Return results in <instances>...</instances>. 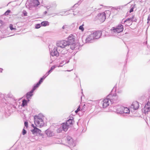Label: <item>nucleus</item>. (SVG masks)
<instances>
[{"label":"nucleus","mask_w":150,"mask_h":150,"mask_svg":"<svg viewBox=\"0 0 150 150\" xmlns=\"http://www.w3.org/2000/svg\"><path fill=\"white\" fill-rule=\"evenodd\" d=\"M75 42L74 36L72 35H71L68 38V40H63L58 41L57 42V45L59 47L65 49V52L67 53L68 50L67 47L70 45H74V43Z\"/></svg>","instance_id":"obj_1"},{"label":"nucleus","mask_w":150,"mask_h":150,"mask_svg":"<svg viewBox=\"0 0 150 150\" xmlns=\"http://www.w3.org/2000/svg\"><path fill=\"white\" fill-rule=\"evenodd\" d=\"M56 45L57 47H54L52 50H51L50 52V54L52 56H56L58 57L59 56V52H58L57 50L59 52H60L62 54H64L65 52V49L64 48H62L61 47H59L57 45V43Z\"/></svg>","instance_id":"obj_2"},{"label":"nucleus","mask_w":150,"mask_h":150,"mask_svg":"<svg viewBox=\"0 0 150 150\" xmlns=\"http://www.w3.org/2000/svg\"><path fill=\"white\" fill-rule=\"evenodd\" d=\"M123 30V26L121 24H120L116 28H112L111 29L110 31L112 34L114 35L115 33H120Z\"/></svg>","instance_id":"obj_3"},{"label":"nucleus","mask_w":150,"mask_h":150,"mask_svg":"<svg viewBox=\"0 0 150 150\" xmlns=\"http://www.w3.org/2000/svg\"><path fill=\"white\" fill-rule=\"evenodd\" d=\"M112 96L111 95H109L107 96V98H106L104 99L102 101V104L103 108H106L109 105V100L110 101L111 103H112V99L110 98Z\"/></svg>","instance_id":"obj_4"},{"label":"nucleus","mask_w":150,"mask_h":150,"mask_svg":"<svg viewBox=\"0 0 150 150\" xmlns=\"http://www.w3.org/2000/svg\"><path fill=\"white\" fill-rule=\"evenodd\" d=\"M34 123L36 126L38 127H41L43 126L44 125L43 120L38 117L34 118Z\"/></svg>","instance_id":"obj_5"},{"label":"nucleus","mask_w":150,"mask_h":150,"mask_svg":"<svg viewBox=\"0 0 150 150\" xmlns=\"http://www.w3.org/2000/svg\"><path fill=\"white\" fill-rule=\"evenodd\" d=\"M66 141L68 144L71 146L74 147L75 146L73 139L69 136H68L67 137Z\"/></svg>","instance_id":"obj_6"},{"label":"nucleus","mask_w":150,"mask_h":150,"mask_svg":"<svg viewBox=\"0 0 150 150\" xmlns=\"http://www.w3.org/2000/svg\"><path fill=\"white\" fill-rule=\"evenodd\" d=\"M93 36L94 39H98L100 38L102 34V31H97L93 32L91 33Z\"/></svg>","instance_id":"obj_7"},{"label":"nucleus","mask_w":150,"mask_h":150,"mask_svg":"<svg viewBox=\"0 0 150 150\" xmlns=\"http://www.w3.org/2000/svg\"><path fill=\"white\" fill-rule=\"evenodd\" d=\"M97 18L101 22H103L106 18L105 13H101L98 14L97 16Z\"/></svg>","instance_id":"obj_8"},{"label":"nucleus","mask_w":150,"mask_h":150,"mask_svg":"<svg viewBox=\"0 0 150 150\" xmlns=\"http://www.w3.org/2000/svg\"><path fill=\"white\" fill-rule=\"evenodd\" d=\"M150 102H148L145 105L144 110V112L145 114H147L148 112L150 111Z\"/></svg>","instance_id":"obj_9"},{"label":"nucleus","mask_w":150,"mask_h":150,"mask_svg":"<svg viewBox=\"0 0 150 150\" xmlns=\"http://www.w3.org/2000/svg\"><path fill=\"white\" fill-rule=\"evenodd\" d=\"M139 107V103L137 101L133 102L130 106L131 108L133 109L134 110L137 109Z\"/></svg>","instance_id":"obj_10"},{"label":"nucleus","mask_w":150,"mask_h":150,"mask_svg":"<svg viewBox=\"0 0 150 150\" xmlns=\"http://www.w3.org/2000/svg\"><path fill=\"white\" fill-rule=\"evenodd\" d=\"M116 112L117 113L122 114V111L124 109V107L121 105H117L115 107Z\"/></svg>","instance_id":"obj_11"},{"label":"nucleus","mask_w":150,"mask_h":150,"mask_svg":"<svg viewBox=\"0 0 150 150\" xmlns=\"http://www.w3.org/2000/svg\"><path fill=\"white\" fill-rule=\"evenodd\" d=\"M92 34H91L86 39V43H91L92 42V41L94 39H95L93 36Z\"/></svg>","instance_id":"obj_12"},{"label":"nucleus","mask_w":150,"mask_h":150,"mask_svg":"<svg viewBox=\"0 0 150 150\" xmlns=\"http://www.w3.org/2000/svg\"><path fill=\"white\" fill-rule=\"evenodd\" d=\"M33 4L32 3L29 4V6L30 7V8H31L32 6L33 7L38 6L40 4V2L38 0H34Z\"/></svg>","instance_id":"obj_13"},{"label":"nucleus","mask_w":150,"mask_h":150,"mask_svg":"<svg viewBox=\"0 0 150 150\" xmlns=\"http://www.w3.org/2000/svg\"><path fill=\"white\" fill-rule=\"evenodd\" d=\"M31 131L33 134H40L41 132V131L36 127H34L33 129L31 130Z\"/></svg>","instance_id":"obj_14"},{"label":"nucleus","mask_w":150,"mask_h":150,"mask_svg":"<svg viewBox=\"0 0 150 150\" xmlns=\"http://www.w3.org/2000/svg\"><path fill=\"white\" fill-rule=\"evenodd\" d=\"M62 125L61 127L62 128L63 130L65 132L67 131L69 128V126L65 123H62Z\"/></svg>","instance_id":"obj_15"},{"label":"nucleus","mask_w":150,"mask_h":150,"mask_svg":"<svg viewBox=\"0 0 150 150\" xmlns=\"http://www.w3.org/2000/svg\"><path fill=\"white\" fill-rule=\"evenodd\" d=\"M45 133L47 136L49 137H52L54 135V133L52 132L48 129H47L45 131Z\"/></svg>","instance_id":"obj_16"},{"label":"nucleus","mask_w":150,"mask_h":150,"mask_svg":"<svg viewBox=\"0 0 150 150\" xmlns=\"http://www.w3.org/2000/svg\"><path fill=\"white\" fill-rule=\"evenodd\" d=\"M34 90L32 89L30 92L27 93L26 94V97L28 99L30 97L33 96V93L34 91Z\"/></svg>","instance_id":"obj_17"},{"label":"nucleus","mask_w":150,"mask_h":150,"mask_svg":"<svg viewBox=\"0 0 150 150\" xmlns=\"http://www.w3.org/2000/svg\"><path fill=\"white\" fill-rule=\"evenodd\" d=\"M124 109L122 111V113L128 114L130 112V110L129 108L127 107H124Z\"/></svg>","instance_id":"obj_18"},{"label":"nucleus","mask_w":150,"mask_h":150,"mask_svg":"<svg viewBox=\"0 0 150 150\" xmlns=\"http://www.w3.org/2000/svg\"><path fill=\"white\" fill-rule=\"evenodd\" d=\"M72 121L71 119H69L65 123L69 127L72 125Z\"/></svg>","instance_id":"obj_19"},{"label":"nucleus","mask_w":150,"mask_h":150,"mask_svg":"<svg viewBox=\"0 0 150 150\" xmlns=\"http://www.w3.org/2000/svg\"><path fill=\"white\" fill-rule=\"evenodd\" d=\"M134 17V16H133L132 17L129 18H127L126 20L124 21L123 22V21H122V24H124L125 23L127 22V21H132V20L133 19V18Z\"/></svg>","instance_id":"obj_20"},{"label":"nucleus","mask_w":150,"mask_h":150,"mask_svg":"<svg viewBox=\"0 0 150 150\" xmlns=\"http://www.w3.org/2000/svg\"><path fill=\"white\" fill-rule=\"evenodd\" d=\"M56 67V66L55 65L52 66L51 68L46 73L47 75H49L50 73Z\"/></svg>","instance_id":"obj_21"},{"label":"nucleus","mask_w":150,"mask_h":150,"mask_svg":"<svg viewBox=\"0 0 150 150\" xmlns=\"http://www.w3.org/2000/svg\"><path fill=\"white\" fill-rule=\"evenodd\" d=\"M41 24L42 26H45L47 25H49V23L47 21H43L41 23Z\"/></svg>","instance_id":"obj_22"},{"label":"nucleus","mask_w":150,"mask_h":150,"mask_svg":"<svg viewBox=\"0 0 150 150\" xmlns=\"http://www.w3.org/2000/svg\"><path fill=\"white\" fill-rule=\"evenodd\" d=\"M27 105V101L23 99L22 101V103L21 104V106L23 107H24L26 105Z\"/></svg>","instance_id":"obj_23"},{"label":"nucleus","mask_w":150,"mask_h":150,"mask_svg":"<svg viewBox=\"0 0 150 150\" xmlns=\"http://www.w3.org/2000/svg\"><path fill=\"white\" fill-rule=\"evenodd\" d=\"M40 85V83H39L38 82L37 84L34 86L33 89V90H35L38 87V86H39V85Z\"/></svg>","instance_id":"obj_24"},{"label":"nucleus","mask_w":150,"mask_h":150,"mask_svg":"<svg viewBox=\"0 0 150 150\" xmlns=\"http://www.w3.org/2000/svg\"><path fill=\"white\" fill-rule=\"evenodd\" d=\"M69 62V61H68L67 62V63H68V62ZM67 63V62H66V60H64V61H62L61 63H60V65L61 64H63V65H60V67H62L63 66V65H64V64H66V63Z\"/></svg>","instance_id":"obj_25"},{"label":"nucleus","mask_w":150,"mask_h":150,"mask_svg":"<svg viewBox=\"0 0 150 150\" xmlns=\"http://www.w3.org/2000/svg\"><path fill=\"white\" fill-rule=\"evenodd\" d=\"M69 28V26L67 25H65L63 26L62 29L63 30H67Z\"/></svg>","instance_id":"obj_26"},{"label":"nucleus","mask_w":150,"mask_h":150,"mask_svg":"<svg viewBox=\"0 0 150 150\" xmlns=\"http://www.w3.org/2000/svg\"><path fill=\"white\" fill-rule=\"evenodd\" d=\"M74 45H72V46H71V45H69V47H70V49H71L72 50H74V49L75 48V44H74ZM68 47H69V46H68ZM67 47L68 48H67L68 50H68V47Z\"/></svg>","instance_id":"obj_27"},{"label":"nucleus","mask_w":150,"mask_h":150,"mask_svg":"<svg viewBox=\"0 0 150 150\" xmlns=\"http://www.w3.org/2000/svg\"><path fill=\"white\" fill-rule=\"evenodd\" d=\"M62 130H63L62 128V127H60L59 128L57 129V131L58 133H60L62 131Z\"/></svg>","instance_id":"obj_28"},{"label":"nucleus","mask_w":150,"mask_h":150,"mask_svg":"<svg viewBox=\"0 0 150 150\" xmlns=\"http://www.w3.org/2000/svg\"><path fill=\"white\" fill-rule=\"evenodd\" d=\"M13 25L12 24H10L9 25V28L11 30H16V28H13Z\"/></svg>","instance_id":"obj_29"},{"label":"nucleus","mask_w":150,"mask_h":150,"mask_svg":"<svg viewBox=\"0 0 150 150\" xmlns=\"http://www.w3.org/2000/svg\"><path fill=\"white\" fill-rule=\"evenodd\" d=\"M83 25H81L79 27V29L80 30H81L82 31H83L84 30V28L83 27Z\"/></svg>","instance_id":"obj_30"},{"label":"nucleus","mask_w":150,"mask_h":150,"mask_svg":"<svg viewBox=\"0 0 150 150\" xmlns=\"http://www.w3.org/2000/svg\"><path fill=\"white\" fill-rule=\"evenodd\" d=\"M41 24H36L35 25V28L37 29H38L40 28L41 27Z\"/></svg>","instance_id":"obj_31"},{"label":"nucleus","mask_w":150,"mask_h":150,"mask_svg":"<svg viewBox=\"0 0 150 150\" xmlns=\"http://www.w3.org/2000/svg\"><path fill=\"white\" fill-rule=\"evenodd\" d=\"M135 6V5L134 6L132 5L131 6V8L130 11H129V12L131 13L133 11V9L134 6Z\"/></svg>","instance_id":"obj_32"},{"label":"nucleus","mask_w":150,"mask_h":150,"mask_svg":"<svg viewBox=\"0 0 150 150\" xmlns=\"http://www.w3.org/2000/svg\"><path fill=\"white\" fill-rule=\"evenodd\" d=\"M11 12V11L10 10H8L6 11L4 13V15H7L8 14V13Z\"/></svg>","instance_id":"obj_33"},{"label":"nucleus","mask_w":150,"mask_h":150,"mask_svg":"<svg viewBox=\"0 0 150 150\" xmlns=\"http://www.w3.org/2000/svg\"><path fill=\"white\" fill-rule=\"evenodd\" d=\"M26 131L24 129H23L22 131V134L23 135H24L26 133Z\"/></svg>","instance_id":"obj_34"},{"label":"nucleus","mask_w":150,"mask_h":150,"mask_svg":"<svg viewBox=\"0 0 150 150\" xmlns=\"http://www.w3.org/2000/svg\"><path fill=\"white\" fill-rule=\"evenodd\" d=\"M80 110V108L79 107L77 110L75 111L76 113H77Z\"/></svg>","instance_id":"obj_35"},{"label":"nucleus","mask_w":150,"mask_h":150,"mask_svg":"<svg viewBox=\"0 0 150 150\" xmlns=\"http://www.w3.org/2000/svg\"><path fill=\"white\" fill-rule=\"evenodd\" d=\"M24 125H25V127H28V123L27 122H26V121H25V122H24Z\"/></svg>","instance_id":"obj_36"},{"label":"nucleus","mask_w":150,"mask_h":150,"mask_svg":"<svg viewBox=\"0 0 150 150\" xmlns=\"http://www.w3.org/2000/svg\"><path fill=\"white\" fill-rule=\"evenodd\" d=\"M48 76V75H47V74L46 73L44 75L42 78H42L43 79V80H44V79H45L47 76Z\"/></svg>","instance_id":"obj_37"},{"label":"nucleus","mask_w":150,"mask_h":150,"mask_svg":"<svg viewBox=\"0 0 150 150\" xmlns=\"http://www.w3.org/2000/svg\"><path fill=\"white\" fill-rule=\"evenodd\" d=\"M43 80L42 78H41L39 81H38L39 83H40V84L43 82Z\"/></svg>","instance_id":"obj_38"},{"label":"nucleus","mask_w":150,"mask_h":150,"mask_svg":"<svg viewBox=\"0 0 150 150\" xmlns=\"http://www.w3.org/2000/svg\"><path fill=\"white\" fill-rule=\"evenodd\" d=\"M23 13L24 16H26L27 15V13L25 11H23Z\"/></svg>","instance_id":"obj_39"},{"label":"nucleus","mask_w":150,"mask_h":150,"mask_svg":"<svg viewBox=\"0 0 150 150\" xmlns=\"http://www.w3.org/2000/svg\"><path fill=\"white\" fill-rule=\"evenodd\" d=\"M147 21H148L147 23H148V22L150 21V17H149V16H148V18H147Z\"/></svg>","instance_id":"obj_40"},{"label":"nucleus","mask_w":150,"mask_h":150,"mask_svg":"<svg viewBox=\"0 0 150 150\" xmlns=\"http://www.w3.org/2000/svg\"><path fill=\"white\" fill-rule=\"evenodd\" d=\"M136 19H134V18H133V19L132 20V21H134V22H136Z\"/></svg>","instance_id":"obj_41"},{"label":"nucleus","mask_w":150,"mask_h":150,"mask_svg":"<svg viewBox=\"0 0 150 150\" xmlns=\"http://www.w3.org/2000/svg\"><path fill=\"white\" fill-rule=\"evenodd\" d=\"M101 8H98H98H95V9H98V10H99Z\"/></svg>","instance_id":"obj_42"},{"label":"nucleus","mask_w":150,"mask_h":150,"mask_svg":"<svg viewBox=\"0 0 150 150\" xmlns=\"http://www.w3.org/2000/svg\"><path fill=\"white\" fill-rule=\"evenodd\" d=\"M32 127H33V128H34V127H35V126H34V125H33V124H32Z\"/></svg>","instance_id":"obj_43"},{"label":"nucleus","mask_w":150,"mask_h":150,"mask_svg":"<svg viewBox=\"0 0 150 150\" xmlns=\"http://www.w3.org/2000/svg\"><path fill=\"white\" fill-rule=\"evenodd\" d=\"M3 69L1 68H0V72H2Z\"/></svg>","instance_id":"obj_44"},{"label":"nucleus","mask_w":150,"mask_h":150,"mask_svg":"<svg viewBox=\"0 0 150 150\" xmlns=\"http://www.w3.org/2000/svg\"><path fill=\"white\" fill-rule=\"evenodd\" d=\"M47 13V11H45L44 12V14H46Z\"/></svg>","instance_id":"obj_45"},{"label":"nucleus","mask_w":150,"mask_h":150,"mask_svg":"<svg viewBox=\"0 0 150 150\" xmlns=\"http://www.w3.org/2000/svg\"><path fill=\"white\" fill-rule=\"evenodd\" d=\"M128 24H129L128 25H131L132 24V23H130V22Z\"/></svg>","instance_id":"obj_46"},{"label":"nucleus","mask_w":150,"mask_h":150,"mask_svg":"<svg viewBox=\"0 0 150 150\" xmlns=\"http://www.w3.org/2000/svg\"><path fill=\"white\" fill-rule=\"evenodd\" d=\"M74 15H76V14H75L74 13Z\"/></svg>","instance_id":"obj_47"},{"label":"nucleus","mask_w":150,"mask_h":150,"mask_svg":"<svg viewBox=\"0 0 150 150\" xmlns=\"http://www.w3.org/2000/svg\"><path fill=\"white\" fill-rule=\"evenodd\" d=\"M149 17H150V14L149 15Z\"/></svg>","instance_id":"obj_48"},{"label":"nucleus","mask_w":150,"mask_h":150,"mask_svg":"<svg viewBox=\"0 0 150 150\" xmlns=\"http://www.w3.org/2000/svg\"><path fill=\"white\" fill-rule=\"evenodd\" d=\"M77 5L76 4H75V5Z\"/></svg>","instance_id":"obj_49"}]
</instances>
